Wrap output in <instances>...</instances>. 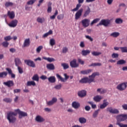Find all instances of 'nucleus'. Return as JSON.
Listing matches in <instances>:
<instances>
[{"mask_svg": "<svg viewBox=\"0 0 127 127\" xmlns=\"http://www.w3.org/2000/svg\"><path fill=\"white\" fill-rule=\"evenodd\" d=\"M99 75H100L99 72H94L91 75L89 76V78L88 77L82 78L80 80H79V83H92V82H94V80L96 76H99Z\"/></svg>", "mask_w": 127, "mask_h": 127, "instance_id": "f257e3e1", "label": "nucleus"}, {"mask_svg": "<svg viewBox=\"0 0 127 127\" xmlns=\"http://www.w3.org/2000/svg\"><path fill=\"white\" fill-rule=\"evenodd\" d=\"M16 112H13L12 111H10L7 113V120H8L10 124H14L16 122Z\"/></svg>", "mask_w": 127, "mask_h": 127, "instance_id": "f03ea898", "label": "nucleus"}, {"mask_svg": "<svg viewBox=\"0 0 127 127\" xmlns=\"http://www.w3.org/2000/svg\"><path fill=\"white\" fill-rule=\"evenodd\" d=\"M14 112L16 113L17 115V114L18 115H19L18 116L19 119H22L25 117H27L28 116L27 113L20 111V109H15L14 110Z\"/></svg>", "mask_w": 127, "mask_h": 127, "instance_id": "7ed1b4c3", "label": "nucleus"}, {"mask_svg": "<svg viewBox=\"0 0 127 127\" xmlns=\"http://www.w3.org/2000/svg\"><path fill=\"white\" fill-rule=\"evenodd\" d=\"M111 24V20L109 19H102L101 20L99 23L97 25V26H99V25H104L107 27V26H109Z\"/></svg>", "mask_w": 127, "mask_h": 127, "instance_id": "20e7f679", "label": "nucleus"}, {"mask_svg": "<svg viewBox=\"0 0 127 127\" xmlns=\"http://www.w3.org/2000/svg\"><path fill=\"white\" fill-rule=\"evenodd\" d=\"M127 88V82L120 83L117 86V90H119V91H125V90H126Z\"/></svg>", "mask_w": 127, "mask_h": 127, "instance_id": "39448f33", "label": "nucleus"}, {"mask_svg": "<svg viewBox=\"0 0 127 127\" xmlns=\"http://www.w3.org/2000/svg\"><path fill=\"white\" fill-rule=\"evenodd\" d=\"M57 78L58 79H60L62 82H66L68 79H69V75H67L66 73L64 74V76L65 78H64L63 77H61V75H59V74L57 73L56 74Z\"/></svg>", "mask_w": 127, "mask_h": 127, "instance_id": "423d86ee", "label": "nucleus"}, {"mask_svg": "<svg viewBox=\"0 0 127 127\" xmlns=\"http://www.w3.org/2000/svg\"><path fill=\"white\" fill-rule=\"evenodd\" d=\"M83 10L84 9L82 8H81L76 12V13L75 14V19L76 20H78V19H79L80 17L82 16V13Z\"/></svg>", "mask_w": 127, "mask_h": 127, "instance_id": "0eeeda50", "label": "nucleus"}, {"mask_svg": "<svg viewBox=\"0 0 127 127\" xmlns=\"http://www.w3.org/2000/svg\"><path fill=\"white\" fill-rule=\"evenodd\" d=\"M24 63L28 65V66H30V67H32V68H35V64L34 62L30 60H24Z\"/></svg>", "mask_w": 127, "mask_h": 127, "instance_id": "6e6552de", "label": "nucleus"}, {"mask_svg": "<svg viewBox=\"0 0 127 127\" xmlns=\"http://www.w3.org/2000/svg\"><path fill=\"white\" fill-rule=\"evenodd\" d=\"M81 23L83 27H88L90 24V20L89 19L85 18L81 20Z\"/></svg>", "mask_w": 127, "mask_h": 127, "instance_id": "1a4fd4ad", "label": "nucleus"}, {"mask_svg": "<svg viewBox=\"0 0 127 127\" xmlns=\"http://www.w3.org/2000/svg\"><path fill=\"white\" fill-rule=\"evenodd\" d=\"M107 112H109L111 114H119L120 111L117 109H113L112 107H108L107 108Z\"/></svg>", "mask_w": 127, "mask_h": 127, "instance_id": "9d476101", "label": "nucleus"}, {"mask_svg": "<svg viewBox=\"0 0 127 127\" xmlns=\"http://www.w3.org/2000/svg\"><path fill=\"white\" fill-rule=\"evenodd\" d=\"M18 23V21L16 19L12 20L10 23L8 24V26L10 27H16Z\"/></svg>", "mask_w": 127, "mask_h": 127, "instance_id": "9b49d317", "label": "nucleus"}, {"mask_svg": "<svg viewBox=\"0 0 127 127\" xmlns=\"http://www.w3.org/2000/svg\"><path fill=\"white\" fill-rule=\"evenodd\" d=\"M70 66L71 68H77L79 67V64H77V60L76 59H73L70 62Z\"/></svg>", "mask_w": 127, "mask_h": 127, "instance_id": "f8f14e48", "label": "nucleus"}, {"mask_svg": "<svg viewBox=\"0 0 127 127\" xmlns=\"http://www.w3.org/2000/svg\"><path fill=\"white\" fill-rule=\"evenodd\" d=\"M4 86H6L8 88H10V87H13L14 86V83L13 82V80H8L7 81L4 82L3 83Z\"/></svg>", "mask_w": 127, "mask_h": 127, "instance_id": "ddd939ff", "label": "nucleus"}, {"mask_svg": "<svg viewBox=\"0 0 127 127\" xmlns=\"http://www.w3.org/2000/svg\"><path fill=\"white\" fill-rule=\"evenodd\" d=\"M117 118L120 120L121 122H125L127 120V114H120L118 116Z\"/></svg>", "mask_w": 127, "mask_h": 127, "instance_id": "4468645a", "label": "nucleus"}, {"mask_svg": "<svg viewBox=\"0 0 127 127\" xmlns=\"http://www.w3.org/2000/svg\"><path fill=\"white\" fill-rule=\"evenodd\" d=\"M77 95L80 98H84V97H86V95H87V91L84 90L79 91L78 92Z\"/></svg>", "mask_w": 127, "mask_h": 127, "instance_id": "2eb2a0df", "label": "nucleus"}, {"mask_svg": "<svg viewBox=\"0 0 127 127\" xmlns=\"http://www.w3.org/2000/svg\"><path fill=\"white\" fill-rule=\"evenodd\" d=\"M35 120L38 123H43V122L45 121V119L40 115L37 116Z\"/></svg>", "mask_w": 127, "mask_h": 127, "instance_id": "dca6fc26", "label": "nucleus"}, {"mask_svg": "<svg viewBox=\"0 0 127 127\" xmlns=\"http://www.w3.org/2000/svg\"><path fill=\"white\" fill-rule=\"evenodd\" d=\"M57 102V99L56 97L53 98L52 100L47 102V106H52V105H54Z\"/></svg>", "mask_w": 127, "mask_h": 127, "instance_id": "f3484780", "label": "nucleus"}, {"mask_svg": "<svg viewBox=\"0 0 127 127\" xmlns=\"http://www.w3.org/2000/svg\"><path fill=\"white\" fill-rule=\"evenodd\" d=\"M30 45V39L28 38L24 40L23 45V47H28Z\"/></svg>", "mask_w": 127, "mask_h": 127, "instance_id": "a211bd4d", "label": "nucleus"}, {"mask_svg": "<svg viewBox=\"0 0 127 127\" xmlns=\"http://www.w3.org/2000/svg\"><path fill=\"white\" fill-rule=\"evenodd\" d=\"M109 105V102H107V100L105 99L103 100V103L100 106V108L103 110L105 109L107 106Z\"/></svg>", "mask_w": 127, "mask_h": 127, "instance_id": "6ab92c4d", "label": "nucleus"}, {"mask_svg": "<svg viewBox=\"0 0 127 127\" xmlns=\"http://www.w3.org/2000/svg\"><path fill=\"white\" fill-rule=\"evenodd\" d=\"M6 71H7L8 74L11 75V78H12L13 79H14V78H15V74L12 73V70L11 68H6Z\"/></svg>", "mask_w": 127, "mask_h": 127, "instance_id": "aec40b11", "label": "nucleus"}, {"mask_svg": "<svg viewBox=\"0 0 127 127\" xmlns=\"http://www.w3.org/2000/svg\"><path fill=\"white\" fill-rule=\"evenodd\" d=\"M47 68L48 70H55V66L53 64H47Z\"/></svg>", "mask_w": 127, "mask_h": 127, "instance_id": "412c9836", "label": "nucleus"}, {"mask_svg": "<svg viewBox=\"0 0 127 127\" xmlns=\"http://www.w3.org/2000/svg\"><path fill=\"white\" fill-rule=\"evenodd\" d=\"M102 99H103V97L102 96L100 95H97L93 98L94 101L97 103L101 102V100H102Z\"/></svg>", "mask_w": 127, "mask_h": 127, "instance_id": "4be33fe9", "label": "nucleus"}, {"mask_svg": "<svg viewBox=\"0 0 127 127\" xmlns=\"http://www.w3.org/2000/svg\"><path fill=\"white\" fill-rule=\"evenodd\" d=\"M91 12V9L89 7H87V9L84 11V13L83 14V17H87L89 14H90V13Z\"/></svg>", "mask_w": 127, "mask_h": 127, "instance_id": "5701e85b", "label": "nucleus"}, {"mask_svg": "<svg viewBox=\"0 0 127 127\" xmlns=\"http://www.w3.org/2000/svg\"><path fill=\"white\" fill-rule=\"evenodd\" d=\"M72 106L74 109H79V108L80 107V103H79V102L74 101V102H72Z\"/></svg>", "mask_w": 127, "mask_h": 127, "instance_id": "b1692460", "label": "nucleus"}, {"mask_svg": "<svg viewBox=\"0 0 127 127\" xmlns=\"http://www.w3.org/2000/svg\"><path fill=\"white\" fill-rule=\"evenodd\" d=\"M8 16L11 19H13L14 18V17L15 16V14H14V12L13 11H8L7 13Z\"/></svg>", "mask_w": 127, "mask_h": 127, "instance_id": "393cba45", "label": "nucleus"}, {"mask_svg": "<svg viewBox=\"0 0 127 127\" xmlns=\"http://www.w3.org/2000/svg\"><path fill=\"white\" fill-rule=\"evenodd\" d=\"M78 122L80 124H86L87 123V119L84 117H80L78 119Z\"/></svg>", "mask_w": 127, "mask_h": 127, "instance_id": "a878e982", "label": "nucleus"}, {"mask_svg": "<svg viewBox=\"0 0 127 127\" xmlns=\"http://www.w3.org/2000/svg\"><path fill=\"white\" fill-rule=\"evenodd\" d=\"M15 66L17 67H18L20 64H21V61H20V59L18 58L15 59Z\"/></svg>", "mask_w": 127, "mask_h": 127, "instance_id": "bb28decb", "label": "nucleus"}, {"mask_svg": "<svg viewBox=\"0 0 127 127\" xmlns=\"http://www.w3.org/2000/svg\"><path fill=\"white\" fill-rule=\"evenodd\" d=\"M90 53H91V52L88 50H83L81 52V54L83 56H87V55H88V54H90Z\"/></svg>", "mask_w": 127, "mask_h": 127, "instance_id": "cd10ccee", "label": "nucleus"}, {"mask_svg": "<svg viewBox=\"0 0 127 127\" xmlns=\"http://www.w3.org/2000/svg\"><path fill=\"white\" fill-rule=\"evenodd\" d=\"M51 34H53V31L52 30H50L48 32L44 34L42 36V38H45L46 37H47L49 35H51Z\"/></svg>", "mask_w": 127, "mask_h": 127, "instance_id": "c85d7f7f", "label": "nucleus"}, {"mask_svg": "<svg viewBox=\"0 0 127 127\" xmlns=\"http://www.w3.org/2000/svg\"><path fill=\"white\" fill-rule=\"evenodd\" d=\"M48 80L50 83H55L56 82L55 76H50L48 78Z\"/></svg>", "mask_w": 127, "mask_h": 127, "instance_id": "c756f323", "label": "nucleus"}, {"mask_svg": "<svg viewBox=\"0 0 127 127\" xmlns=\"http://www.w3.org/2000/svg\"><path fill=\"white\" fill-rule=\"evenodd\" d=\"M91 72H92V69H87V70H81L80 71V73L83 75H87L91 73Z\"/></svg>", "mask_w": 127, "mask_h": 127, "instance_id": "7c9ffc66", "label": "nucleus"}, {"mask_svg": "<svg viewBox=\"0 0 127 127\" xmlns=\"http://www.w3.org/2000/svg\"><path fill=\"white\" fill-rule=\"evenodd\" d=\"M43 59H44V60H47V61L50 63L54 62V61H55V59L52 58H46L44 57H43Z\"/></svg>", "mask_w": 127, "mask_h": 127, "instance_id": "2f4dec72", "label": "nucleus"}, {"mask_svg": "<svg viewBox=\"0 0 127 127\" xmlns=\"http://www.w3.org/2000/svg\"><path fill=\"white\" fill-rule=\"evenodd\" d=\"M37 22H39V23H43V22H44L45 21V18H44V17H38L37 18Z\"/></svg>", "mask_w": 127, "mask_h": 127, "instance_id": "473e14b6", "label": "nucleus"}, {"mask_svg": "<svg viewBox=\"0 0 127 127\" xmlns=\"http://www.w3.org/2000/svg\"><path fill=\"white\" fill-rule=\"evenodd\" d=\"M61 66L62 67H63L64 70H66V69L69 68V64L67 63H62Z\"/></svg>", "mask_w": 127, "mask_h": 127, "instance_id": "72a5a7b5", "label": "nucleus"}, {"mask_svg": "<svg viewBox=\"0 0 127 127\" xmlns=\"http://www.w3.org/2000/svg\"><path fill=\"white\" fill-rule=\"evenodd\" d=\"M97 92L100 93V94H105V93L107 92V90L103 88H98Z\"/></svg>", "mask_w": 127, "mask_h": 127, "instance_id": "f704fd0d", "label": "nucleus"}, {"mask_svg": "<svg viewBox=\"0 0 127 127\" xmlns=\"http://www.w3.org/2000/svg\"><path fill=\"white\" fill-rule=\"evenodd\" d=\"M32 79L33 80V81H36L37 82H38L39 81V76H38V74H36L33 75Z\"/></svg>", "mask_w": 127, "mask_h": 127, "instance_id": "c9c22d12", "label": "nucleus"}, {"mask_svg": "<svg viewBox=\"0 0 127 127\" xmlns=\"http://www.w3.org/2000/svg\"><path fill=\"white\" fill-rule=\"evenodd\" d=\"M6 76H7V72L6 71L0 72V78H5Z\"/></svg>", "mask_w": 127, "mask_h": 127, "instance_id": "e433bc0d", "label": "nucleus"}, {"mask_svg": "<svg viewBox=\"0 0 127 127\" xmlns=\"http://www.w3.org/2000/svg\"><path fill=\"white\" fill-rule=\"evenodd\" d=\"M127 62L124 60H121L117 62V65H123V64H126Z\"/></svg>", "mask_w": 127, "mask_h": 127, "instance_id": "4c0bfd02", "label": "nucleus"}, {"mask_svg": "<svg viewBox=\"0 0 127 127\" xmlns=\"http://www.w3.org/2000/svg\"><path fill=\"white\" fill-rule=\"evenodd\" d=\"M52 4V3L51 2H49L48 3V8L47 9V11L49 13H50L51 12V11H52V7H51V5Z\"/></svg>", "mask_w": 127, "mask_h": 127, "instance_id": "58836bf2", "label": "nucleus"}, {"mask_svg": "<svg viewBox=\"0 0 127 127\" xmlns=\"http://www.w3.org/2000/svg\"><path fill=\"white\" fill-rule=\"evenodd\" d=\"M36 83L33 81H28L27 82V86H36Z\"/></svg>", "mask_w": 127, "mask_h": 127, "instance_id": "ea45409f", "label": "nucleus"}, {"mask_svg": "<svg viewBox=\"0 0 127 127\" xmlns=\"http://www.w3.org/2000/svg\"><path fill=\"white\" fill-rule=\"evenodd\" d=\"M56 44V42H55V39H51L50 40V45H51V46H54V45H55Z\"/></svg>", "mask_w": 127, "mask_h": 127, "instance_id": "a19ab883", "label": "nucleus"}, {"mask_svg": "<svg viewBox=\"0 0 127 127\" xmlns=\"http://www.w3.org/2000/svg\"><path fill=\"white\" fill-rule=\"evenodd\" d=\"M120 36V33L119 32H113L110 34V36H113V37H118Z\"/></svg>", "mask_w": 127, "mask_h": 127, "instance_id": "79ce46f5", "label": "nucleus"}, {"mask_svg": "<svg viewBox=\"0 0 127 127\" xmlns=\"http://www.w3.org/2000/svg\"><path fill=\"white\" fill-rule=\"evenodd\" d=\"M81 4H80V3H78V4L76 5V7L72 9L71 11H77V10H78V9H79V8L81 7Z\"/></svg>", "mask_w": 127, "mask_h": 127, "instance_id": "37998d69", "label": "nucleus"}, {"mask_svg": "<svg viewBox=\"0 0 127 127\" xmlns=\"http://www.w3.org/2000/svg\"><path fill=\"white\" fill-rule=\"evenodd\" d=\"M123 19H122L121 18H117L115 20V22L116 23H117V24H121L122 23H123Z\"/></svg>", "mask_w": 127, "mask_h": 127, "instance_id": "c03bdc74", "label": "nucleus"}, {"mask_svg": "<svg viewBox=\"0 0 127 127\" xmlns=\"http://www.w3.org/2000/svg\"><path fill=\"white\" fill-rule=\"evenodd\" d=\"M99 112H100V109H98L95 111L93 114V117L94 118H97V117H98V115H99Z\"/></svg>", "mask_w": 127, "mask_h": 127, "instance_id": "a18cd8bd", "label": "nucleus"}, {"mask_svg": "<svg viewBox=\"0 0 127 127\" xmlns=\"http://www.w3.org/2000/svg\"><path fill=\"white\" fill-rule=\"evenodd\" d=\"M57 14H58V10H56L54 14L53 15L50 16V19H55V18L56 17V15H57Z\"/></svg>", "mask_w": 127, "mask_h": 127, "instance_id": "49530a36", "label": "nucleus"}, {"mask_svg": "<svg viewBox=\"0 0 127 127\" xmlns=\"http://www.w3.org/2000/svg\"><path fill=\"white\" fill-rule=\"evenodd\" d=\"M116 125L120 127H127V125L123 124L119 121L117 122Z\"/></svg>", "mask_w": 127, "mask_h": 127, "instance_id": "de8ad7c7", "label": "nucleus"}, {"mask_svg": "<svg viewBox=\"0 0 127 127\" xmlns=\"http://www.w3.org/2000/svg\"><path fill=\"white\" fill-rule=\"evenodd\" d=\"M120 48L122 52H123V53H127V47H120Z\"/></svg>", "mask_w": 127, "mask_h": 127, "instance_id": "09e8293b", "label": "nucleus"}, {"mask_svg": "<svg viewBox=\"0 0 127 127\" xmlns=\"http://www.w3.org/2000/svg\"><path fill=\"white\" fill-rule=\"evenodd\" d=\"M102 54V53L100 52H93L92 53V55L93 56H99V55H101Z\"/></svg>", "mask_w": 127, "mask_h": 127, "instance_id": "8fccbe9b", "label": "nucleus"}, {"mask_svg": "<svg viewBox=\"0 0 127 127\" xmlns=\"http://www.w3.org/2000/svg\"><path fill=\"white\" fill-rule=\"evenodd\" d=\"M3 101L5 103H11L12 99L8 98H5L3 100Z\"/></svg>", "mask_w": 127, "mask_h": 127, "instance_id": "3c124183", "label": "nucleus"}, {"mask_svg": "<svg viewBox=\"0 0 127 127\" xmlns=\"http://www.w3.org/2000/svg\"><path fill=\"white\" fill-rule=\"evenodd\" d=\"M36 0H30L27 2V4H28V5H31L33 4V3H34Z\"/></svg>", "mask_w": 127, "mask_h": 127, "instance_id": "603ef678", "label": "nucleus"}, {"mask_svg": "<svg viewBox=\"0 0 127 127\" xmlns=\"http://www.w3.org/2000/svg\"><path fill=\"white\" fill-rule=\"evenodd\" d=\"M42 49H43V46H39L36 49L37 53H40V52L41 51Z\"/></svg>", "mask_w": 127, "mask_h": 127, "instance_id": "864d4df0", "label": "nucleus"}, {"mask_svg": "<svg viewBox=\"0 0 127 127\" xmlns=\"http://www.w3.org/2000/svg\"><path fill=\"white\" fill-rule=\"evenodd\" d=\"M91 66H102V64L100 63H92L90 65H89V67H91Z\"/></svg>", "mask_w": 127, "mask_h": 127, "instance_id": "5fc2aeb1", "label": "nucleus"}, {"mask_svg": "<svg viewBox=\"0 0 127 127\" xmlns=\"http://www.w3.org/2000/svg\"><path fill=\"white\" fill-rule=\"evenodd\" d=\"M13 5V3L11 2H6L5 3V6L8 7V6H11Z\"/></svg>", "mask_w": 127, "mask_h": 127, "instance_id": "6e6d98bb", "label": "nucleus"}, {"mask_svg": "<svg viewBox=\"0 0 127 127\" xmlns=\"http://www.w3.org/2000/svg\"><path fill=\"white\" fill-rule=\"evenodd\" d=\"M11 39H12V38H11L10 36H7L4 38V40L6 42L9 41V40H11Z\"/></svg>", "mask_w": 127, "mask_h": 127, "instance_id": "4d7b16f0", "label": "nucleus"}, {"mask_svg": "<svg viewBox=\"0 0 127 127\" xmlns=\"http://www.w3.org/2000/svg\"><path fill=\"white\" fill-rule=\"evenodd\" d=\"M9 45V43H8V42L5 41V42H3V43H2V45L3 47H8V45Z\"/></svg>", "mask_w": 127, "mask_h": 127, "instance_id": "13d9d810", "label": "nucleus"}, {"mask_svg": "<svg viewBox=\"0 0 127 127\" xmlns=\"http://www.w3.org/2000/svg\"><path fill=\"white\" fill-rule=\"evenodd\" d=\"M55 89H56V90H60V89H61V88H62V84H60L59 85H57L54 87Z\"/></svg>", "mask_w": 127, "mask_h": 127, "instance_id": "bf43d9fd", "label": "nucleus"}, {"mask_svg": "<svg viewBox=\"0 0 127 127\" xmlns=\"http://www.w3.org/2000/svg\"><path fill=\"white\" fill-rule=\"evenodd\" d=\"M88 103L91 105L92 109H96L97 108V105L94 104L93 102H89Z\"/></svg>", "mask_w": 127, "mask_h": 127, "instance_id": "052dcab7", "label": "nucleus"}, {"mask_svg": "<svg viewBox=\"0 0 127 127\" xmlns=\"http://www.w3.org/2000/svg\"><path fill=\"white\" fill-rule=\"evenodd\" d=\"M57 18H58V19H59L60 20L61 19H63V18H64V14H61L58 15Z\"/></svg>", "mask_w": 127, "mask_h": 127, "instance_id": "680f3d73", "label": "nucleus"}, {"mask_svg": "<svg viewBox=\"0 0 127 127\" xmlns=\"http://www.w3.org/2000/svg\"><path fill=\"white\" fill-rule=\"evenodd\" d=\"M99 20H100V19H99V18H96L94 19L91 23V25H93V24H94V23H97V22H98V21H99Z\"/></svg>", "mask_w": 127, "mask_h": 127, "instance_id": "e2e57ef3", "label": "nucleus"}, {"mask_svg": "<svg viewBox=\"0 0 127 127\" xmlns=\"http://www.w3.org/2000/svg\"><path fill=\"white\" fill-rule=\"evenodd\" d=\"M68 52V48L64 47L63 48V53H67Z\"/></svg>", "mask_w": 127, "mask_h": 127, "instance_id": "0e129e2a", "label": "nucleus"}, {"mask_svg": "<svg viewBox=\"0 0 127 127\" xmlns=\"http://www.w3.org/2000/svg\"><path fill=\"white\" fill-rule=\"evenodd\" d=\"M17 67H18V71L19 74H22V73H23V69H22V68L20 67L19 66H17Z\"/></svg>", "mask_w": 127, "mask_h": 127, "instance_id": "69168bd1", "label": "nucleus"}, {"mask_svg": "<svg viewBox=\"0 0 127 127\" xmlns=\"http://www.w3.org/2000/svg\"><path fill=\"white\" fill-rule=\"evenodd\" d=\"M112 58H119V54L113 53L112 55Z\"/></svg>", "mask_w": 127, "mask_h": 127, "instance_id": "338daca9", "label": "nucleus"}, {"mask_svg": "<svg viewBox=\"0 0 127 127\" xmlns=\"http://www.w3.org/2000/svg\"><path fill=\"white\" fill-rule=\"evenodd\" d=\"M122 108L125 111H127V104H124L122 105Z\"/></svg>", "mask_w": 127, "mask_h": 127, "instance_id": "774afa93", "label": "nucleus"}]
</instances>
